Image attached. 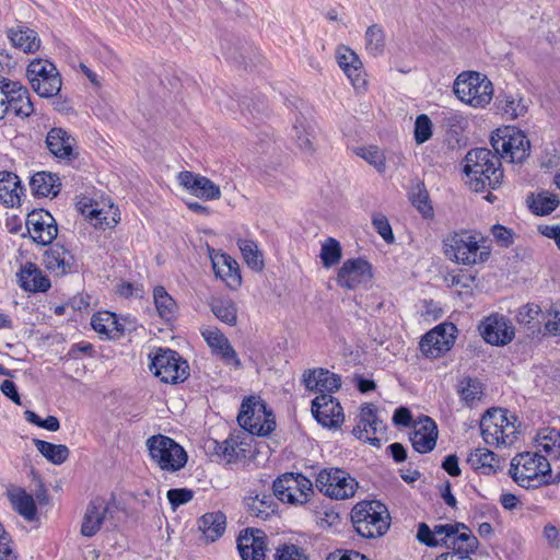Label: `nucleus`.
<instances>
[{"label": "nucleus", "mask_w": 560, "mask_h": 560, "mask_svg": "<svg viewBox=\"0 0 560 560\" xmlns=\"http://www.w3.org/2000/svg\"><path fill=\"white\" fill-rule=\"evenodd\" d=\"M463 171L469 188L476 192L497 189L503 178L499 155L487 148L469 150L464 159Z\"/></svg>", "instance_id": "f257e3e1"}, {"label": "nucleus", "mask_w": 560, "mask_h": 560, "mask_svg": "<svg viewBox=\"0 0 560 560\" xmlns=\"http://www.w3.org/2000/svg\"><path fill=\"white\" fill-rule=\"evenodd\" d=\"M490 243L480 232L468 230L454 232L443 240L445 255L465 266L486 262L491 255Z\"/></svg>", "instance_id": "f03ea898"}, {"label": "nucleus", "mask_w": 560, "mask_h": 560, "mask_svg": "<svg viewBox=\"0 0 560 560\" xmlns=\"http://www.w3.org/2000/svg\"><path fill=\"white\" fill-rule=\"evenodd\" d=\"M509 475L514 482L525 489H537L560 481V472L553 478L547 457L537 452L515 455L511 460Z\"/></svg>", "instance_id": "7ed1b4c3"}, {"label": "nucleus", "mask_w": 560, "mask_h": 560, "mask_svg": "<svg viewBox=\"0 0 560 560\" xmlns=\"http://www.w3.org/2000/svg\"><path fill=\"white\" fill-rule=\"evenodd\" d=\"M389 513L380 501H362L351 511L355 532L364 538L383 536L389 528Z\"/></svg>", "instance_id": "20e7f679"}, {"label": "nucleus", "mask_w": 560, "mask_h": 560, "mask_svg": "<svg viewBox=\"0 0 560 560\" xmlns=\"http://www.w3.org/2000/svg\"><path fill=\"white\" fill-rule=\"evenodd\" d=\"M454 93L463 103L474 108H485L493 97V84L482 73L466 71L455 79Z\"/></svg>", "instance_id": "39448f33"}, {"label": "nucleus", "mask_w": 560, "mask_h": 560, "mask_svg": "<svg viewBox=\"0 0 560 560\" xmlns=\"http://www.w3.org/2000/svg\"><path fill=\"white\" fill-rule=\"evenodd\" d=\"M491 145L500 160L522 163L529 155L530 142L526 135L515 127L497 129L491 136Z\"/></svg>", "instance_id": "423d86ee"}, {"label": "nucleus", "mask_w": 560, "mask_h": 560, "mask_svg": "<svg viewBox=\"0 0 560 560\" xmlns=\"http://www.w3.org/2000/svg\"><path fill=\"white\" fill-rule=\"evenodd\" d=\"M145 445L152 462L162 470L176 472L187 463L188 456L184 447L166 435H152Z\"/></svg>", "instance_id": "0eeeda50"}, {"label": "nucleus", "mask_w": 560, "mask_h": 560, "mask_svg": "<svg viewBox=\"0 0 560 560\" xmlns=\"http://www.w3.org/2000/svg\"><path fill=\"white\" fill-rule=\"evenodd\" d=\"M315 486L319 492L330 499L346 500L355 494L359 482L347 470L328 467L317 474Z\"/></svg>", "instance_id": "6e6552de"}, {"label": "nucleus", "mask_w": 560, "mask_h": 560, "mask_svg": "<svg viewBox=\"0 0 560 560\" xmlns=\"http://www.w3.org/2000/svg\"><path fill=\"white\" fill-rule=\"evenodd\" d=\"M238 424L253 435L266 436L275 430L272 413L259 397L250 396L243 400L237 416Z\"/></svg>", "instance_id": "1a4fd4ad"}, {"label": "nucleus", "mask_w": 560, "mask_h": 560, "mask_svg": "<svg viewBox=\"0 0 560 560\" xmlns=\"http://www.w3.org/2000/svg\"><path fill=\"white\" fill-rule=\"evenodd\" d=\"M151 371L161 382L171 385L183 383L189 376L188 362L178 352L159 349L152 359Z\"/></svg>", "instance_id": "9d476101"}, {"label": "nucleus", "mask_w": 560, "mask_h": 560, "mask_svg": "<svg viewBox=\"0 0 560 560\" xmlns=\"http://www.w3.org/2000/svg\"><path fill=\"white\" fill-rule=\"evenodd\" d=\"M457 331V327L450 322L435 326L421 338V352L427 358H440L454 346Z\"/></svg>", "instance_id": "9b49d317"}, {"label": "nucleus", "mask_w": 560, "mask_h": 560, "mask_svg": "<svg viewBox=\"0 0 560 560\" xmlns=\"http://www.w3.org/2000/svg\"><path fill=\"white\" fill-rule=\"evenodd\" d=\"M479 331L483 340L492 346H505L515 336L511 320L499 313L486 317L479 325Z\"/></svg>", "instance_id": "f8f14e48"}, {"label": "nucleus", "mask_w": 560, "mask_h": 560, "mask_svg": "<svg viewBox=\"0 0 560 560\" xmlns=\"http://www.w3.org/2000/svg\"><path fill=\"white\" fill-rule=\"evenodd\" d=\"M328 394H320L312 401L314 418L326 428H338L343 422V412L340 404L331 396L340 387H328Z\"/></svg>", "instance_id": "ddd939ff"}, {"label": "nucleus", "mask_w": 560, "mask_h": 560, "mask_svg": "<svg viewBox=\"0 0 560 560\" xmlns=\"http://www.w3.org/2000/svg\"><path fill=\"white\" fill-rule=\"evenodd\" d=\"M384 430L385 427L376 415V408L372 404L362 406L358 416V423L352 431L354 436L372 445L380 446L382 439L378 434H384Z\"/></svg>", "instance_id": "4468645a"}, {"label": "nucleus", "mask_w": 560, "mask_h": 560, "mask_svg": "<svg viewBox=\"0 0 560 560\" xmlns=\"http://www.w3.org/2000/svg\"><path fill=\"white\" fill-rule=\"evenodd\" d=\"M373 277L371 264L363 258L347 259L337 275L339 287L354 290L361 284L368 283Z\"/></svg>", "instance_id": "2eb2a0df"}, {"label": "nucleus", "mask_w": 560, "mask_h": 560, "mask_svg": "<svg viewBox=\"0 0 560 560\" xmlns=\"http://www.w3.org/2000/svg\"><path fill=\"white\" fill-rule=\"evenodd\" d=\"M177 179L186 190L198 198L217 200L221 197L220 187L206 176L182 171L178 173Z\"/></svg>", "instance_id": "dca6fc26"}, {"label": "nucleus", "mask_w": 560, "mask_h": 560, "mask_svg": "<svg viewBox=\"0 0 560 560\" xmlns=\"http://www.w3.org/2000/svg\"><path fill=\"white\" fill-rule=\"evenodd\" d=\"M266 535L260 529L246 528L237 538V549L242 560H265Z\"/></svg>", "instance_id": "f3484780"}, {"label": "nucleus", "mask_w": 560, "mask_h": 560, "mask_svg": "<svg viewBox=\"0 0 560 560\" xmlns=\"http://www.w3.org/2000/svg\"><path fill=\"white\" fill-rule=\"evenodd\" d=\"M109 513V504L104 498L97 497L91 500L83 515L80 529L81 535L84 537L95 536L102 528Z\"/></svg>", "instance_id": "a211bd4d"}, {"label": "nucleus", "mask_w": 560, "mask_h": 560, "mask_svg": "<svg viewBox=\"0 0 560 560\" xmlns=\"http://www.w3.org/2000/svg\"><path fill=\"white\" fill-rule=\"evenodd\" d=\"M61 85V75L55 63L37 58V95L45 98L57 96Z\"/></svg>", "instance_id": "6ab92c4d"}, {"label": "nucleus", "mask_w": 560, "mask_h": 560, "mask_svg": "<svg viewBox=\"0 0 560 560\" xmlns=\"http://www.w3.org/2000/svg\"><path fill=\"white\" fill-rule=\"evenodd\" d=\"M337 61L354 89L359 90L365 86V72L362 62L352 49L346 46L339 47Z\"/></svg>", "instance_id": "aec40b11"}, {"label": "nucleus", "mask_w": 560, "mask_h": 560, "mask_svg": "<svg viewBox=\"0 0 560 560\" xmlns=\"http://www.w3.org/2000/svg\"><path fill=\"white\" fill-rule=\"evenodd\" d=\"M505 421V410L493 409L487 411L481 418L480 430L483 441L489 445H504L506 440L504 438V430L502 423Z\"/></svg>", "instance_id": "412c9836"}, {"label": "nucleus", "mask_w": 560, "mask_h": 560, "mask_svg": "<svg viewBox=\"0 0 560 560\" xmlns=\"http://www.w3.org/2000/svg\"><path fill=\"white\" fill-rule=\"evenodd\" d=\"M438 427L435 422L424 417L420 419L410 433V442L416 452L425 454L431 452L436 445Z\"/></svg>", "instance_id": "4be33fe9"}, {"label": "nucleus", "mask_w": 560, "mask_h": 560, "mask_svg": "<svg viewBox=\"0 0 560 560\" xmlns=\"http://www.w3.org/2000/svg\"><path fill=\"white\" fill-rule=\"evenodd\" d=\"M127 322V318L119 319L115 313L100 311L92 316L91 326L101 338L119 339L126 330Z\"/></svg>", "instance_id": "5701e85b"}, {"label": "nucleus", "mask_w": 560, "mask_h": 560, "mask_svg": "<svg viewBox=\"0 0 560 560\" xmlns=\"http://www.w3.org/2000/svg\"><path fill=\"white\" fill-rule=\"evenodd\" d=\"M25 188L19 176L12 172L0 171V203L7 208L21 205Z\"/></svg>", "instance_id": "b1692460"}, {"label": "nucleus", "mask_w": 560, "mask_h": 560, "mask_svg": "<svg viewBox=\"0 0 560 560\" xmlns=\"http://www.w3.org/2000/svg\"><path fill=\"white\" fill-rule=\"evenodd\" d=\"M201 335L211 348L213 354L220 355L226 364H233L235 366L241 365L236 351L231 346L229 339L219 329H206Z\"/></svg>", "instance_id": "393cba45"}, {"label": "nucleus", "mask_w": 560, "mask_h": 560, "mask_svg": "<svg viewBox=\"0 0 560 560\" xmlns=\"http://www.w3.org/2000/svg\"><path fill=\"white\" fill-rule=\"evenodd\" d=\"M213 271L229 288L236 289L242 283L238 264L226 254L218 253L211 256Z\"/></svg>", "instance_id": "a878e982"}, {"label": "nucleus", "mask_w": 560, "mask_h": 560, "mask_svg": "<svg viewBox=\"0 0 560 560\" xmlns=\"http://www.w3.org/2000/svg\"><path fill=\"white\" fill-rule=\"evenodd\" d=\"M72 262V255L58 244L49 247L43 254V265L56 276H63L70 271Z\"/></svg>", "instance_id": "bb28decb"}, {"label": "nucleus", "mask_w": 560, "mask_h": 560, "mask_svg": "<svg viewBox=\"0 0 560 560\" xmlns=\"http://www.w3.org/2000/svg\"><path fill=\"white\" fill-rule=\"evenodd\" d=\"M8 100L5 101L7 113L13 112L16 116H30L34 106L27 90L18 82H9Z\"/></svg>", "instance_id": "cd10ccee"}, {"label": "nucleus", "mask_w": 560, "mask_h": 560, "mask_svg": "<svg viewBox=\"0 0 560 560\" xmlns=\"http://www.w3.org/2000/svg\"><path fill=\"white\" fill-rule=\"evenodd\" d=\"M296 478L293 472H287L278 477L272 485L275 497L281 502L290 504H304L305 498L301 492H298Z\"/></svg>", "instance_id": "c85d7f7f"}, {"label": "nucleus", "mask_w": 560, "mask_h": 560, "mask_svg": "<svg viewBox=\"0 0 560 560\" xmlns=\"http://www.w3.org/2000/svg\"><path fill=\"white\" fill-rule=\"evenodd\" d=\"M46 147L49 152L61 160H70L73 155V139L62 128H52L46 136Z\"/></svg>", "instance_id": "c756f323"}, {"label": "nucleus", "mask_w": 560, "mask_h": 560, "mask_svg": "<svg viewBox=\"0 0 560 560\" xmlns=\"http://www.w3.org/2000/svg\"><path fill=\"white\" fill-rule=\"evenodd\" d=\"M7 497L15 512L27 521L35 520V500L25 489L10 485L7 488Z\"/></svg>", "instance_id": "7c9ffc66"}, {"label": "nucleus", "mask_w": 560, "mask_h": 560, "mask_svg": "<svg viewBox=\"0 0 560 560\" xmlns=\"http://www.w3.org/2000/svg\"><path fill=\"white\" fill-rule=\"evenodd\" d=\"M198 527L207 541H215L225 532L226 517L218 511L203 514L198 521Z\"/></svg>", "instance_id": "2f4dec72"}, {"label": "nucleus", "mask_w": 560, "mask_h": 560, "mask_svg": "<svg viewBox=\"0 0 560 560\" xmlns=\"http://www.w3.org/2000/svg\"><path fill=\"white\" fill-rule=\"evenodd\" d=\"M536 447L551 459H560V431L553 428L540 430L536 436Z\"/></svg>", "instance_id": "473e14b6"}, {"label": "nucleus", "mask_w": 560, "mask_h": 560, "mask_svg": "<svg viewBox=\"0 0 560 560\" xmlns=\"http://www.w3.org/2000/svg\"><path fill=\"white\" fill-rule=\"evenodd\" d=\"M58 235L55 218L44 209H37V245H49Z\"/></svg>", "instance_id": "72a5a7b5"}, {"label": "nucleus", "mask_w": 560, "mask_h": 560, "mask_svg": "<svg viewBox=\"0 0 560 560\" xmlns=\"http://www.w3.org/2000/svg\"><path fill=\"white\" fill-rule=\"evenodd\" d=\"M479 546V541L470 529L462 532L460 535H453L447 542L446 548L452 549V553L459 555V559H467Z\"/></svg>", "instance_id": "f704fd0d"}, {"label": "nucleus", "mask_w": 560, "mask_h": 560, "mask_svg": "<svg viewBox=\"0 0 560 560\" xmlns=\"http://www.w3.org/2000/svg\"><path fill=\"white\" fill-rule=\"evenodd\" d=\"M213 444L214 453L228 463H236L247 457L243 443H238L235 438L231 436L221 443L213 441Z\"/></svg>", "instance_id": "c9c22d12"}, {"label": "nucleus", "mask_w": 560, "mask_h": 560, "mask_svg": "<svg viewBox=\"0 0 560 560\" xmlns=\"http://www.w3.org/2000/svg\"><path fill=\"white\" fill-rule=\"evenodd\" d=\"M153 300L161 318L165 320L175 318L177 313V304L175 300L166 292L164 287L159 285L154 288Z\"/></svg>", "instance_id": "e433bc0d"}, {"label": "nucleus", "mask_w": 560, "mask_h": 560, "mask_svg": "<svg viewBox=\"0 0 560 560\" xmlns=\"http://www.w3.org/2000/svg\"><path fill=\"white\" fill-rule=\"evenodd\" d=\"M302 385H341V376L324 368L306 370L302 375Z\"/></svg>", "instance_id": "4c0bfd02"}, {"label": "nucleus", "mask_w": 560, "mask_h": 560, "mask_svg": "<svg viewBox=\"0 0 560 560\" xmlns=\"http://www.w3.org/2000/svg\"><path fill=\"white\" fill-rule=\"evenodd\" d=\"M409 200L424 218L433 215V207L430 202L429 192L424 183L418 180L411 186Z\"/></svg>", "instance_id": "58836bf2"}, {"label": "nucleus", "mask_w": 560, "mask_h": 560, "mask_svg": "<svg viewBox=\"0 0 560 560\" xmlns=\"http://www.w3.org/2000/svg\"><path fill=\"white\" fill-rule=\"evenodd\" d=\"M292 138L304 154L311 155L315 151L313 147V135L305 118H296L292 128Z\"/></svg>", "instance_id": "ea45409f"}, {"label": "nucleus", "mask_w": 560, "mask_h": 560, "mask_svg": "<svg viewBox=\"0 0 560 560\" xmlns=\"http://www.w3.org/2000/svg\"><path fill=\"white\" fill-rule=\"evenodd\" d=\"M61 189V180L59 176L51 172L37 171V197L58 196Z\"/></svg>", "instance_id": "a19ab883"}, {"label": "nucleus", "mask_w": 560, "mask_h": 560, "mask_svg": "<svg viewBox=\"0 0 560 560\" xmlns=\"http://www.w3.org/2000/svg\"><path fill=\"white\" fill-rule=\"evenodd\" d=\"M237 246L247 266L255 271H261L265 264L257 244L252 240L240 238Z\"/></svg>", "instance_id": "79ce46f5"}, {"label": "nucleus", "mask_w": 560, "mask_h": 560, "mask_svg": "<svg viewBox=\"0 0 560 560\" xmlns=\"http://www.w3.org/2000/svg\"><path fill=\"white\" fill-rule=\"evenodd\" d=\"M37 451L51 464H63L70 454L69 448L63 444H54L37 439Z\"/></svg>", "instance_id": "37998d69"}, {"label": "nucleus", "mask_w": 560, "mask_h": 560, "mask_svg": "<svg viewBox=\"0 0 560 560\" xmlns=\"http://www.w3.org/2000/svg\"><path fill=\"white\" fill-rule=\"evenodd\" d=\"M211 311L218 319L230 326H234L237 322V308L231 299L213 300Z\"/></svg>", "instance_id": "c03bdc74"}, {"label": "nucleus", "mask_w": 560, "mask_h": 560, "mask_svg": "<svg viewBox=\"0 0 560 560\" xmlns=\"http://www.w3.org/2000/svg\"><path fill=\"white\" fill-rule=\"evenodd\" d=\"M273 497L275 494H262L261 497L256 495L253 498L252 502L248 503L250 515L261 520L269 518L277 508Z\"/></svg>", "instance_id": "a18cd8bd"}, {"label": "nucleus", "mask_w": 560, "mask_h": 560, "mask_svg": "<svg viewBox=\"0 0 560 560\" xmlns=\"http://www.w3.org/2000/svg\"><path fill=\"white\" fill-rule=\"evenodd\" d=\"M385 34L378 24H373L365 32V48L370 55L376 57L384 51Z\"/></svg>", "instance_id": "49530a36"}, {"label": "nucleus", "mask_w": 560, "mask_h": 560, "mask_svg": "<svg viewBox=\"0 0 560 560\" xmlns=\"http://www.w3.org/2000/svg\"><path fill=\"white\" fill-rule=\"evenodd\" d=\"M341 256L342 249L340 243L334 237L326 238L322 244L319 255L323 266L325 268H331L332 266H336L339 264Z\"/></svg>", "instance_id": "de8ad7c7"}, {"label": "nucleus", "mask_w": 560, "mask_h": 560, "mask_svg": "<svg viewBox=\"0 0 560 560\" xmlns=\"http://www.w3.org/2000/svg\"><path fill=\"white\" fill-rule=\"evenodd\" d=\"M8 36L14 47L20 48L24 52H32V46L35 43L33 30L18 26L16 28H11Z\"/></svg>", "instance_id": "09e8293b"}, {"label": "nucleus", "mask_w": 560, "mask_h": 560, "mask_svg": "<svg viewBox=\"0 0 560 560\" xmlns=\"http://www.w3.org/2000/svg\"><path fill=\"white\" fill-rule=\"evenodd\" d=\"M540 316H542L540 306L529 303L520 308L517 313V322L534 331L540 325Z\"/></svg>", "instance_id": "8fccbe9b"}, {"label": "nucleus", "mask_w": 560, "mask_h": 560, "mask_svg": "<svg viewBox=\"0 0 560 560\" xmlns=\"http://www.w3.org/2000/svg\"><path fill=\"white\" fill-rule=\"evenodd\" d=\"M495 462V454L487 448H476L467 457V463L474 469H489L493 468Z\"/></svg>", "instance_id": "3c124183"}, {"label": "nucleus", "mask_w": 560, "mask_h": 560, "mask_svg": "<svg viewBox=\"0 0 560 560\" xmlns=\"http://www.w3.org/2000/svg\"><path fill=\"white\" fill-rule=\"evenodd\" d=\"M16 281L24 291L35 293V265L32 261L21 262Z\"/></svg>", "instance_id": "603ef678"}, {"label": "nucleus", "mask_w": 560, "mask_h": 560, "mask_svg": "<svg viewBox=\"0 0 560 560\" xmlns=\"http://www.w3.org/2000/svg\"><path fill=\"white\" fill-rule=\"evenodd\" d=\"M498 108L511 118L523 116L527 110V106L522 98L516 101L513 96L506 95L498 100Z\"/></svg>", "instance_id": "864d4df0"}, {"label": "nucleus", "mask_w": 560, "mask_h": 560, "mask_svg": "<svg viewBox=\"0 0 560 560\" xmlns=\"http://www.w3.org/2000/svg\"><path fill=\"white\" fill-rule=\"evenodd\" d=\"M559 206V200L556 195L539 194L530 205L534 213L538 215H547L551 213Z\"/></svg>", "instance_id": "5fc2aeb1"}, {"label": "nucleus", "mask_w": 560, "mask_h": 560, "mask_svg": "<svg viewBox=\"0 0 560 560\" xmlns=\"http://www.w3.org/2000/svg\"><path fill=\"white\" fill-rule=\"evenodd\" d=\"M358 156L373 165L378 172L385 170V158L377 147H361L355 150Z\"/></svg>", "instance_id": "6e6d98bb"}, {"label": "nucleus", "mask_w": 560, "mask_h": 560, "mask_svg": "<svg viewBox=\"0 0 560 560\" xmlns=\"http://www.w3.org/2000/svg\"><path fill=\"white\" fill-rule=\"evenodd\" d=\"M432 121L428 115L421 114L416 118L413 136L417 144H422L432 137Z\"/></svg>", "instance_id": "4d7b16f0"}, {"label": "nucleus", "mask_w": 560, "mask_h": 560, "mask_svg": "<svg viewBox=\"0 0 560 560\" xmlns=\"http://www.w3.org/2000/svg\"><path fill=\"white\" fill-rule=\"evenodd\" d=\"M275 560H308V557L301 547L294 544H282L276 550Z\"/></svg>", "instance_id": "13d9d810"}, {"label": "nucleus", "mask_w": 560, "mask_h": 560, "mask_svg": "<svg viewBox=\"0 0 560 560\" xmlns=\"http://www.w3.org/2000/svg\"><path fill=\"white\" fill-rule=\"evenodd\" d=\"M442 114L444 124L455 132L465 130L468 125L467 118L458 110L447 109Z\"/></svg>", "instance_id": "bf43d9fd"}, {"label": "nucleus", "mask_w": 560, "mask_h": 560, "mask_svg": "<svg viewBox=\"0 0 560 560\" xmlns=\"http://www.w3.org/2000/svg\"><path fill=\"white\" fill-rule=\"evenodd\" d=\"M372 224L380 236L388 244L394 243L395 237L388 219L381 213L374 214Z\"/></svg>", "instance_id": "052dcab7"}, {"label": "nucleus", "mask_w": 560, "mask_h": 560, "mask_svg": "<svg viewBox=\"0 0 560 560\" xmlns=\"http://www.w3.org/2000/svg\"><path fill=\"white\" fill-rule=\"evenodd\" d=\"M116 293L119 296L126 298V299H142L145 294V290L142 284L140 283H132L124 281L119 283L116 287Z\"/></svg>", "instance_id": "680f3d73"}, {"label": "nucleus", "mask_w": 560, "mask_h": 560, "mask_svg": "<svg viewBox=\"0 0 560 560\" xmlns=\"http://www.w3.org/2000/svg\"><path fill=\"white\" fill-rule=\"evenodd\" d=\"M192 498V490L187 488L171 489L167 491V499L173 510L177 509L179 505L188 503Z\"/></svg>", "instance_id": "e2e57ef3"}, {"label": "nucleus", "mask_w": 560, "mask_h": 560, "mask_svg": "<svg viewBox=\"0 0 560 560\" xmlns=\"http://www.w3.org/2000/svg\"><path fill=\"white\" fill-rule=\"evenodd\" d=\"M11 544V536L0 523V560H18V556L13 551Z\"/></svg>", "instance_id": "0e129e2a"}, {"label": "nucleus", "mask_w": 560, "mask_h": 560, "mask_svg": "<svg viewBox=\"0 0 560 560\" xmlns=\"http://www.w3.org/2000/svg\"><path fill=\"white\" fill-rule=\"evenodd\" d=\"M491 233L493 238L501 247H509L514 242V233L511 229H508L503 225L495 224L491 229Z\"/></svg>", "instance_id": "69168bd1"}, {"label": "nucleus", "mask_w": 560, "mask_h": 560, "mask_svg": "<svg viewBox=\"0 0 560 560\" xmlns=\"http://www.w3.org/2000/svg\"><path fill=\"white\" fill-rule=\"evenodd\" d=\"M460 399L467 407H475L478 401L482 399L483 392L481 387H462L458 392Z\"/></svg>", "instance_id": "338daca9"}, {"label": "nucleus", "mask_w": 560, "mask_h": 560, "mask_svg": "<svg viewBox=\"0 0 560 560\" xmlns=\"http://www.w3.org/2000/svg\"><path fill=\"white\" fill-rule=\"evenodd\" d=\"M417 538L428 547H436L441 544L440 539H435L433 530L425 523L418 525Z\"/></svg>", "instance_id": "774afa93"}]
</instances>
